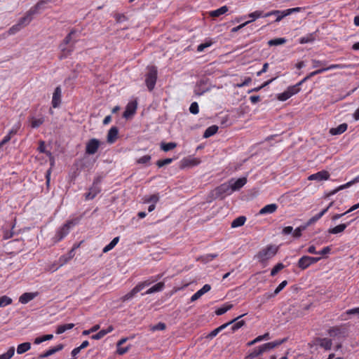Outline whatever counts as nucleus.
<instances>
[{
	"label": "nucleus",
	"instance_id": "obj_41",
	"mask_svg": "<svg viewBox=\"0 0 359 359\" xmlns=\"http://www.w3.org/2000/svg\"><path fill=\"white\" fill-rule=\"evenodd\" d=\"M286 39L285 38H276L273 39H271L268 41V44L270 46H278L284 44L286 42Z\"/></svg>",
	"mask_w": 359,
	"mask_h": 359
},
{
	"label": "nucleus",
	"instance_id": "obj_60",
	"mask_svg": "<svg viewBox=\"0 0 359 359\" xmlns=\"http://www.w3.org/2000/svg\"><path fill=\"white\" fill-rule=\"evenodd\" d=\"M151 160V156L149 155H145L140 158L137 162L140 164H147Z\"/></svg>",
	"mask_w": 359,
	"mask_h": 359
},
{
	"label": "nucleus",
	"instance_id": "obj_11",
	"mask_svg": "<svg viewBox=\"0 0 359 359\" xmlns=\"http://www.w3.org/2000/svg\"><path fill=\"white\" fill-rule=\"evenodd\" d=\"M330 175L327 170H321L316 173L312 174L308 177L309 180H316V181H323L327 180L329 179Z\"/></svg>",
	"mask_w": 359,
	"mask_h": 359
},
{
	"label": "nucleus",
	"instance_id": "obj_15",
	"mask_svg": "<svg viewBox=\"0 0 359 359\" xmlns=\"http://www.w3.org/2000/svg\"><path fill=\"white\" fill-rule=\"evenodd\" d=\"M39 294L38 292H25L19 297V302L25 304L34 299Z\"/></svg>",
	"mask_w": 359,
	"mask_h": 359
},
{
	"label": "nucleus",
	"instance_id": "obj_23",
	"mask_svg": "<svg viewBox=\"0 0 359 359\" xmlns=\"http://www.w3.org/2000/svg\"><path fill=\"white\" fill-rule=\"evenodd\" d=\"M328 334L331 337H344L345 332L342 331L340 327H333L328 330Z\"/></svg>",
	"mask_w": 359,
	"mask_h": 359
},
{
	"label": "nucleus",
	"instance_id": "obj_2",
	"mask_svg": "<svg viewBox=\"0 0 359 359\" xmlns=\"http://www.w3.org/2000/svg\"><path fill=\"white\" fill-rule=\"evenodd\" d=\"M232 190L229 182L222 184L211 191V195L215 198L223 199L225 196L231 194Z\"/></svg>",
	"mask_w": 359,
	"mask_h": 359
},
{
	"label": "nucleus",
	"instance_id": "obj_19",
	"mask_svg": "<svg viewBox=\"0 0 359 359\" xmlns=\"http://www.w3.org/2000/svg\"><path fill=\"white\" fill-rule=\"evenodd\" d=\"M348 67V65H344V64H333V65H330V66H328L327 67H323V68H320V69L316 70V73L317 74H322L328 70H331V69H342L347 68Z\"/></svg>",
	"mask_w": 359,
	"mask_h": 359
},
{
	"label": "nucleus",
	"instance_id": "obj_30",
	"mask_svg": "<svg viewBox=\"0 0 359 359\" xmlns=\"http://www.w3.org/2000/svg\"><path fill=\"white\" fill-rule=\"evenodd\" d=\"M228 11V7L226 6H223L218 9L215 11H212L210 12V15L212 18L219 17L221 15L224 14Z\"/></svg>",
	"mask_w": 359,
	"mask_h": 359
},
{
	"label": "nucleus",
	"instance_id": "obj_12",
	"mask_svg": "<svg viewBox=\"0 0 359 359\" xmlns=\"http://www.w3.org/2000/svg\"><path fill=\"white\" fill-rule=\"evenodd\" d=\"M137 107V103L136 101H131L128 102L126 107V110L123 112V116L126 118L132 116L135 114Z\"/></svg>",
	"mask_w": 359,
	"mask_h": 359
},
{
	"label": "nucleus",
	"instance_id": "obj_64",
	"mask_svg": "<svg viewBox=\"0 0 359 359\" xmlns=\"http://www.w3.org/2000/svg\"><path fill=\"white\" fill-rule=\"evenodd\" d=\"M277 97H278V100L283 102V101H286L287 100H288L290 97V96L287 93V92L285 90L283 93L278 94Z\"/></svg>",
	"mask_w": 359,
	"mask_h": 359
},
{
	"label": "nucleus",
	"instance_id": "obj_47",
	"mask_svg": "<svg viewBox=\"0 0 359 359\" xmlns=\"http://www.w3.org/2000/svg\"><path fill=\"white\" fill-rule=\"evenodd\" d=\"M309 225H307V223L304 225H302L299 227H297L293 232V236L294 238H299L302 236V231H304Z\"/></svg>",
	"mask_w": 359,
	"mask_h": 359
},
{
	"label": "nucleus",
	"instance_id": "obj_53",
	"mask_svg": "<svg viewBox=\"0 0 359 359\" xmlns=\"http://www.w3.org/2000/svg\"><path fill=\"white\" fill-rule=\"evenodd\" d=\"M159 200L158 194H153L150 196L149 198H145V203H153V204H156Z\"/></svg>",
	"mask_w": 359,
	"mask_h": 359
},
{
	"label": "nucleus",
	"instance_id": "obj_18",
	"mask_svg": "<svg viewBox=\"0 0 359 359\" xmlns=\"http://www.w3.org/2000/svg\"><path fill=\"white\" fill-rule=\"evenodd\" d=\"M63 348H64L63 344H60L57 345L56 346L50 348L49 350H48L45 353L41 354L39 356V358L42 359V358H47V357H48L50 355H52L55 354V353L62 350Z\"/></svg>",
	"mask_w": 359,
	"mask_h": 359
},
{
	"label": "nucleus",
	"instance_id": "obj_8",
	"mask_svg": "<svg viewBox=\"0 0 359 359\" xmlns=\"http://www.w3.org/2000/svg\"><path fill=\"white\" fill-rule=\"evenodd\" d=\"M100 145V142L97 139H90L86 144V153L89 155L95 154Z\"/></svg>",
	"mask_w": 359,
	"mask_h": 359
},
{
	"label": "nucleus",
	"instance_id": "obj_13",
	"mask_svg": "<svg viewBox=\"0 0 359 359\" xmlns=\"http://www.w3.org/2000/svg\"><path fill=\"white\" fill-rule=\"evenodd\" d=\"M274 15L276 16V20L274 22H280L283 18L287 16V13L285 12V10L284 11H279V10H274L271 11L270 12L266 13L265 16L270 17Z\"/></svg>",
	"mask_w": 359,
	"mask_h": 359
},
{
	"label": "nucleus",
	"instance_id": "obj_26",
	"mask_svg": "<svg viewBox=\"0 0 359 359\" xmlns=\"http://www.w3.org/2000/svg\"><path fill=\"white\" fill-rule=\"evenodd\" d=\"M165 287V284L163 282H159L157 284L154 285L149 289H148L144 294H149L154 292H158L162 291Z\"/></svg>",
	"mask_w": 359,
	"mask_h": 359
},
{
	"label": "nucleus",
	"instance_id": "obj_24",
	"mask_svg": "<svg viewBox=\"0 0 359 359\" xmlns=\"http://www.w3.org/2000/svg\"><path fill=\"white\" fill-rule=\"evenodd\" d=\"M347 124L341 123L337 128H332L330 130V133L332 135H340L344 133L347 130Z\"/></svg>",
	"mask_w": 359,
	"mask_h": 359
},
{
	"label": "nucleus",
	"instance_id": "obj_6",
	"mask_svg": "<svg viewBox=\"0 0 359 359\" xmlns=\"http://www.w3.org/2000/svg\"><path fill=\"white\" fill-rule=\"evenodd\" d=\"M320 259V257H314L310 256H303L302 257L297 263V266L302 270L307 269L311 264H313L318 262Z\"/></svg>",
	"mask_w": 359,
	"mask_h": 359
},
{
	"label": "nucleus",
	"instance_id": "obj_42",
	"mask_svg": "<svg viewBox=\"0 0 359 359\" xmlns=\"http://www.w3.org/2000/svg\"><path fill=\"white\" fill-rule=\"evenodd\" d=\"M15 353V348L11 346L8 348L7 352L0 355V359H11Z\"/></svg>",
	"mask_w": 359,
	"mask_h": 359
},
{
	"label": "nucleus",
	"instance_id": "obj_48",
	"mask_svg": "<svg viewBox=\"0 0 359 359\" xmlns=\"http://www.w3.org/2000/svg\"><path fill=\"white\" fill-rule=\"evenodd\" d=\"M76 31L72 29L64 39L62 43H65L69 46L75 39H73L72 36L75 34Z\"/></svg>",
	"mask_w": 359,
	"mask_h": 359
},
{
	"label": "nucleus",
	"instance_id": "obj_59",
	"mask_svg": "<svg viewBox=\"0 0 359 359\" xmlns=\"http://www.w3.org/2000/svg\"><path fill=\"white\" fill-rule=\"evenodd\" d=\"M43 123V118L36 119V118H33L32 120V122H31V126L32 128H36L39 127Z\"/></svg>",
	"mask_w": 359,
	"mask_h": 359
},
{
	"label": "nucleus",
	"instance_id": "obj_63",
	"mask_svg": "<svg viewBox=\"0 0 359 359\" xmlns=\"http://www.w3.org/2000/svg\"><path fill=\"white\" fill-rule=\"evenodd\" d=\"M115 20L117 22L121 23L127 20V18L124 14L122 13H116L114 15Z\"/></svg>",
	"mask_w": 359,
	"mask_h": 359
},
{
	"label": "nucleus",
	"instance_id": "obj_31",
	"mask_svg": "<svg viewBox=\"0 0 359 359\" xmlns=\"http://www.w3.org/2000/svg\"><path fill=\"white\" fill-rule=\"evenodd\" d=\"M140 286H135L130 292L122 297V300L125 302L133 298L140 292Z\"/></svg>",
	"mask_w": 359,
	"mask_h": 359
},
{
	"label": "nucleus",
	"instance_id": "obj_21",
	"mask_svg": "<svg viewBox=\"0 0 359 359\" xmlns=\"http://www.w3.org/2000/svg\"><path fill=\"white\" fill-rule=\"evenodd\" d=\"M118 134V130L116 126L111 127L108 131L107 134V142L110 144L114 143L117 137Z\"/></svg>",
	"mask_w": 359,
	"mask_h": 359
},
{
	"label": "nucleus",
	"instance_id": "obj_61",
	"mask_svg": "<svg viewBox=\"0 0 359 359\" xmlns=\"http://www.w3.org/2000/svg\"><path fill=\"white\" fill-rule=\"evenodd\" d=\"M166 328V325L164 323H158V324L154 325L151 330L152 331H156V330H164Z\"/></svg>",
	"mask_w": 359,
	"mask_h": 359
},
{
	"label": "nucleus",
	"instance_id": "obj_4",
	"mask_svg": "<svg viewBox=\"0 0 359 359\" xmlns=\"http://www.w3.org/2000/svg\"><path fill=\"white\" fill-rule=\"evenodd\" d=\"M145 83L149 91L153 90L157 80V69L151 66L148 67V72L146 74Z\"/></svg>",
	"mask_w": 359,
	"mask_h": 359
},
{
	"label": "nucleus",
	"instance_id": "obj_20",
	"mask_svg": "<svg viewBox=\"0 0 359 359\" xmlns=\"http://www.w3.org/2000/svg\"><path fill=\"white\" fill-rule=\"evenodd\" d=\"M61 88L60 86L55 88L52 99V105L54 108L57 107L60 103Z\"/></svg>",
	"mask_w": 359,
	"mask_h": 359
},
{
	"label": "nucleus",
	"instance_id": "obj_17",
	"mask_svg": "<svg viewBox=\"0 0 359 359\" xmlns=\"http://www.w3.org/2000/svg\"><path fill=\"white\" fill-rule=\"evenodd\" d=\"M287 285V280H283L281 282L279 285L275 289L274 292L272 293H266L264 294V297L266 299H269L276 297L280 291L283 290V288Z\"/></svg>",
	"mask_w": 359,
	"mask_h": 359
},
{
	"label": "nucleus",
	"instance_id": "obj_14",
	"mask_svg": "<svg viewBox=\"0 0 359 359\" xmlns=\"http://www.w3.org/2000/svg\"><path fill=\"white\" fill-rule=\"evenodd\" d=\"M211 290V286L208 284H205L203 285V287L200 289L199 290H198L195 294H194L191 299H190V301L191 302H195L196 301L197 299H198L202 295H203L204 294H205L206 292H209L210 290Z\"/></svg>",
	"mask_w": 359,
	"mask_h": 359
},
{
	"label": "nucleus",
	"instance_id": "obj_28",
	"mask_svg": "<svg viewBox=\"0 0 359 359\" xmlns=\"http://www.w3.org/2000/svg\"><path fill=\"white\" fill-rule=\"evenodd\" d=\"M199 163V161L196 158H184L181 161L180 167L182 168L188 167V166H194Z\"/></svg>",
	"mask_w": 359,
	"mask_h": 359
},
{
	"label": "nucleus",
	"instance_id": "obj_38",
	"mask_svg": "<svg viewBox=\"0 0 359 359\" xmlns=\"http://www.w3.org/2000/svg\"><path fill=\"white\" fill-rule=\"evenodd\" d=\"M118 241H119L118 236L114 238L113 240L103 248L102 252L104 253H106V252L110 251L111 250H112L115 247V245L118 243Z\"/></svg>",
	"mask_w": 359,
	"mask_h": 359
},
{
	"label": "nucleus",
	"instance_id": "obj_39",
	"mask_svg": "<svg viewBox=\"0 0 359 359\" xmlns=\"http://www.w3.org/2000/svg\"><path fill=\"white\" fill-rule=\"evenodd\" d=\"M320 346L326 350H330L332 347V340L327 338H323L320 339Z\"/></svg>",
	"mask_w": 359,
	"mask_h": 359
},
{
	"label": "nucleus",
	"instance_id": "obj_16",
	"mask_svg": "<svg viewBox=\"0 0 359 359\" xmlns=\"http://www.w3.org/2000/svg\"><path fill=\"white\" fill-rule=\"evenodd\" d=\"M100 191L101 188L100 186L93 184L89 189V191L85 194L86 200L93 199Z\"/></svg>",
	"mask_w": 359,
	"mask_h": 359
},
{
	"label": "nucleus",
	"instance_id": "obj_37",
	"mask_svg": "<svg viewBox=\"0 0 359 359\" xmlns=\"http://www.w3.org/2000/svg\"><path fill=\"white\" fill-rule=\"evenodd\" d=\"M233 304H226L222 306L220 308L217 309L215 311V313L217 316H221L224 314L226 312H227L229 310L232 309Z\"/></svg>",
	"mask_w": 359,
	"mask_h": 359
},
{
	"label": "nucleus",
	"instance_id": "obj_50",
	"mask_svg": "<svg viewBox=\"0 0 359 359\" xmlns=\"http://www.w3.org/2000/svg\"><path fill=\"white\" fill-rule=\"evenodd\" d=\"M234 324L231 326V329L232 332H235L242 327L245 325V321L243 320H236L233 323Z\"/></svg>",
	"mask_w": 359,
	"mask_h": 359
},
{
	"label": "nucleus",
	"instance_id": "obj_33",
	"mask_svg": "<svg viewBox=\"0 0 359 359\" xmlns=\"http://www.w3.org/2000/svg\"><path fill=\"white\" fill-rule=\"evenodd\" d=\"M246 221V217L245 216H240L236 218L231 222V227L236 228L243 226Z\"/></svg>",
	"mask_w": 359,
	"mask_h": 359
},
{
	"label": "nucleus",
	"instance_id": "obj_35",
	"mask_svg": "<svg viewBox=\"0 0 359 359\" xmlns=\"http://www.w3.org/2000/svg\"><path fill=\"white\" fill-rule=\"evenodd\" d=\"M74 327V324H73V323H68V324L59 325L56 330V334H62L65 331L72 329Z\"/></svg>",
	"mask_w": 359,
	"mask_h": 359
},
{
	"label": "nucleus",
	"instance_id": "obj_40",
	"mask_svg": "<svg viewBox=\"0 0 359 359\" xmlns=\"http://www.w3.org/2000/svg\"><path fill=\"white\" fill-rule=\"evenodd\" d=\"M177 147V144L175 142H168L165 143L162 142L161 144V149L164 151H168L173 149H175Z\"/></svg>",
	"mask_w": 359,
	"mask_h": 359
},
{
	"label": "nucleus",
	"instance_id": "obj_57",
	"mask_svg": "<svg viewBox=\"0 0 359 359\" xmlns=\"http://www.w3.org/2000/svg\"><path fill=\"white\" fill-rule=\"evenodd\" d=\"M189 111L193 114H197L198 113V104L196 102H194L191 104L189 107Z\"/></svg>",
	"mask_w": 359,
	"mask_h": 359
},
{
	"label": "nucleus",
	"instance_id": "obj_10",
	"mask_svg": "<svg viewBox=\"0 0 359 359\" xmlns=\"http://www.w3.org/2000/svg\"><path fill=\"white\" fill-rule=\"evenodd\" d=\"M286 341H287V338H284L280 340H276L274 341L264 344L259 346V347L263 353L264 352L269 351L281 345L283 343H284Z\"/></svg>",
	"mask_w": 359,
	"mask_h": 359
},
{
	"label": "nucleus",
	"instance_id": "obj_55",
	"mask_svg": "<svg viewBox=\"0 0 359 359\" xmlns=\"http://www.w3.org/2000/svg\"><path fill=\"white\" fill-rule=\"evenodd\" d=\"M107 334V332H105V330H102L100 332H98L97 334H93L91 336V339L95 340H99L102 338H103Z\"/></svg>",
	"mask_w": 359,
	"mask_h": 359
},
{
	"label": "nucleus",
	"instance_id": "obj_62",
	"mask_svg": "<svg viewBox=\"0 0 359 359\" xmlns=\"http://www.w3.org/2000/svg\"><path fill=\"white\" fill-rule=\"evenodd\" d=\"M130 346H127L126 347H121V346H117L116 353L118 355H123L126 353H127L130 350Z\"/></svg>",
	"mask_w": 359,
	"mask_h": 359
},
{
	"label": "nucleus",
	"instance_id": "obj_46",
	"mask_svg": "<svg viewBox=\"0 0 359 359\" xmlns=\"http://www.w3.org/2000/svg\"><path fill=\"white\" fill-rule=\"evenodd\" d=\"M262 354L259 347L255 348L249 355L246 356V359H253Z\"/></svg>",
	"mask_w": 359,
	"mask_h": 359
},
{
	"label": "nucleus",
	"instance_id": "obj_5",
	"mask_svg": "<svg viewBox=\"0 0 359 359\" xmlns=\"http://www.w3.org/2000/svg\"><path fill=\"white\" fill-rule=\"evenodd\" d=\"M78 223L77 220H69L67 221L61 228L58 229L56 233L57 240L61 241L64 238L69 232L70 229Z\"/></svg>",
	"mask_w": 359,
	"mask_h": 359
},
{
	"label": "nucleus",
	"instance_id": "obj_34",
	"mask_svg": "<svg viewBox=\"0 0 359 359\" xmlns=\"http://www.w3.org/2000/svg\"><path fill=\"white\" fill-rule=\"evenodd\" d=\"M69 260L70 259L68 258V256L67 255L61 256L58 259V266L55 267L53 266L50 269V270H52L53 271H56L58 268L67 264Z\"/></svg>",
	"mask_w": 359,
	"mask_h": 359
},
{
	"label": "nucleus",
	"instance_id": "obj_45",
	"mask_svg": "<svg viewBox=\"0 0 359 359\" xmlns=\"http://www.w3.org/2000/svg\"><path fill=\"white\" fill-rule=\"evenodd\" d=\"M12 299L6 295L0 297V308L12 304Z\"/></svg>",
	"mask_w": 359,
	"mask_h": 359
},
{
	"label": "nucleus",
	"instance_id": "obj_44",
	"mask_svg": "<svg viewBox=\"0 0 359 359\" xmlns=\"http://www.w3.org/2000/svg\"><path fill=\"white\" fill-rule=\"evenodd\" d=\"M15 226V222H14L11 226V230L5 229L4 231V235H3V238L4 239L7 240V239H9V238H12L14 236V232L13 231V229H14Z\"/></svg>",
	"mask_w": 359,
	"mask_h": 359
},
{
	"label": "nucleus",
	"instance_id": "obj_27",
	"mask_svg": "<svg viewBox=\"0 0 359 359\" xmlns=\"http://www.w3.org/2000/svg\"><path fill=\"white\" fill-rule=\"evenodd\" d=\"M348 225V224H340L333 228L329 229L328 233L331 234H337L341 233L346 229Z\"/></svg>",
	"mask_w": 359,
	"mask_h": 359
},
{
	"label": "nucleus",
	"instance_id": "obj_54",
	"mask_svg": "<svg viewBox=\"0 0 359 359\" xmlns=\"http://www.w3.org/2000/svg\"><path fill=\"white\" fill-rule=\"evenodd\" d=\"M22 27H21V26L17 23L14 25H13L8 31V34L10 35H12V34H15V33H17L18 32H19Z\"/></svg>",
	"mask_w": 359,
	"mask_h": 359
},
{
	"label": "nucleus",
	"instance_id": "obj_9",
	"mask_svg": "<svg viewBox=\"0 0 359 359\" xmlns=\"http://www.w3.org/2000/svg\"><path fill=\"white\" fill-rule=\"evenodd\" d=\"M229 184L231 185V188L232 191H239L246 183L247 178L246 177H241L237 180L233 178L231 179L228 181Z\"/></svg>",
	"mask_w": 359,
	"mask_h": 359
},
{
	"label": "nucleus",
	"instance_id": "obj_25",
	"mask_svg": "<svg viewBox=\"0 0 359 359\" xmlns=\"http://www.w3.org/2000/svg\"><path fill=\"white\" fill-rule=\"evenodd\" d=\"M318 30H316V32L309 34L305 36L301 37L299 39V43L301 44L308 43L313 42L316 39V33Z\"/></svg>",
	"mask_w": 359,
	"mask_h": 359
},
{
	"label": "nucleus",
	"instance_id": "obj_7",
	"mask_svg": "<svg viewBox=\"0 0 359 359\" xmlns=\"http://www.w3.org/2000/svg\"><path fill=\"white\" fill-rule=\"evenodd\" d=\"M76 42V40H74L69 46L62 42L59 45V48L61 52L59 55L60 60H63L72 54L74 50Z\"/></svg>",
	"mask_w": 359,
	"mask_h": 359
},
{
	"label": "nucleus",
	"instance_id": "obj_29",
	"mask_svg": "<svg viewBox=\"0 0 359 359\" xmlns=\"http://www.w3.org/2000/svg\"><path fill=\"white\" fill-rule=\"evenodd\" d=\"M217 130H218V126L216 125H212V126L208 127L205 130L203 136L204 138H208V137L214 135L215 134H216Z\"/></svg>",
	"mask_w": 359,
	"mask_h": 359
},
{
	"label": "nucleus",
	"instance_id": "obj_1",
	"mask_svg": "<svg viewBox=\"0 0 359 359\" xmlns=\"http://www.w3.org/2000/svg\"><path fill=\"white\" fill-rule=\"evenodd\" d=\"M46 4L45 1H39L34 6L31 8L26 13V15L20 18L18 23L21 26V27H25L28 25L30 22L32 20L33 15L38 13L39 11L42 8L43 5Z\"/></svg>",
	"mask_w": 359,
	"mask_h": 359
},
{
	"label": "nucleus",
	"instance_id": "obj_43",
	"mask_svg": "<svg viewBox=\"0 0 359 359\" xmlns=\"http://www.w3.org/2000/svg\"><path fill=\"white\" fill-rule=\"evenodd\" d=\"M53 338V334H46V335H43L42 337H36L34 339V343L35 344H41V343H42L43 341L50 340Z\"/></svg>",
	"mask_w": 359,
	"mask_h": 359
},
{
	"label": "nucleus",
	"instance_id": "obj_32",
	"mask_svg": "<svg viewBox=\"0 0 359 359\" xmlns=\"http://www.w3.org/2000/svg\"><path fill=\"white\" fill-rule=\"evenodd\" d=\"M31 348V344L29 342H25L20 344L17 347V353L22 354Z\"/></svg>",
	"mask_w": 359,
	"mask_h": 359
},
{
	"label": "nucleus",
	"instance_id": "obj_52",
	"mask_svg": "<svg viewBox=\"0 0 359 359\" xmlns=\"http://www.w3.org/2000/svg\"><path fill=\"white\" fill-rule=\"evenodd\" d=\"M172 161H173V158H165L163 160H158L156 162V165L158 168H161L164 165L171 163L172 162Z\"/></svg>",
	"mask_w": 359,
	"mask_h": 359
},
{
	"label": "nucleus",
	"instance_id": "obj_3",
	"mask_svg": "<svg viewBox=\"0 0 359 359\" xmlns=\"http://www.w3.org/2000/svg\"><path fill=\"white\" fill-rule=\"evenodd\" d=\"M278 251V247L273 245H269L266 248L260 250L257 257L259 259V261L261 262H265L273 256L276 255Z\"/></svg>",
	"mask_w": 359,
	"mask_h": 359
},
{
	"label": "nucleus",
	"instance_id": "obj_49",
	"mask_svg": "<svg viewBox=\"0 0 359 359\" xmlns=\"http://www.w3.org/2000/svg\"><path fill=\"white\" fill-rule=\"evenodd\" d=\"M285 266L282 263L277 264L271 271V276H276L280 271L284 269Z\"/></svg>",
	"mask_w": 359,
	"mask_h": 359
},
{
	"label": "nucleus",
	"instance_id": "obj_58",
	"mask_svg": "<svg viewBox=\"0 0 359 359\" xmlns=\"http://www.w3.org/2000/svg\"><path fill=\"white\" fill-rule=\"evenodd\" d=\"M158 280V278H156L155 280L150 281V280H145L144 282L140 283L136 286H140V292L142 291L144 287L149 286L153 282H155Z\"/></svg>",
	"mask_w": 359,
	"mask_h": 359
},
{
	"label": "nucleus",
	"instance_id": "obj_56",
	"mask_svg": "<svg viewBox=\"0 0 359 359\" xmlns=\"http://www.w3.org/2000/svg\"><path fill=\"white\" fill-rule=\"evenodd\" d=\"M38 150L40 153H43V154H46V155L50 156H51V152L50 151H47L46 150V146H45V143L43 141H41L40 142V144L38 147Z\"/></svg>",
	"mask_w": 359,
	"mask_h": 359
},
{
	"label": "nucleus",
	"instance_id": "obj_51",
	"mask_svg": "<svg viewBox=\"0 0 359 359\" xmlns=\"http://www.w3.org/2000/svg\"><path fill=\"white\" fill-rule=\"evenodd\" d=\"M300 90V88L297 87L295 85L294 86H289L286 91L287 92V93L290 95V97L297 94V93H299Z\"/></svg>",
	"mask_w": 359,
	"mask_h": 359
},
{
	"label": "nucleus",
	"instance_id": "obj_22",
	"mask_svg": "<svg viewBox=\"0 0 359 359\" xmlns=\"http://www.w3.org/2000/svg\"><path fill=\"white\" fill-rule=\"evenodd\" d=\"M278 205L275 203H271L263 207L259 212V215L272 214L276 211Z\"/></svg>",
	"mask_w": 359,
	"mask_h": 359
},
{
	"label": "nucleus",
	"instance_id": "obj_36",
	"mask_svg": "<svg viewBox=\"0 0 359 359\" xmlns=\"http://www.w3.org/2000/svg\"><path fill=\"white\" fill-rule=\"evenodd\" d=\"M248 17L251 18L250 20L251 22L259 18H267V16H265V13L262 11H255V12L250 13L248 14Z\"/></svg>",
	"mask_w": 359,
	"mask_h": 359
}]
</instances>
